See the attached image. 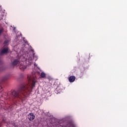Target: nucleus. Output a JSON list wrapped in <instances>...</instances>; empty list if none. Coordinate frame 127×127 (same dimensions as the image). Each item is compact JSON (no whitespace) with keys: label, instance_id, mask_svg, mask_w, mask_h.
Here are the masks:
<instances>
[{"label":"nucleus","instance_id":"1","mask_svg":"<svg viewBox=\"0 0 127 127\" xmlns=\"http://www.w3.org/2000/svg\"><path fill=\"white\" fill-rule=\"evenodd\" d=\"M36 83L35 80H28L26 83L22 84L17 91L15 90L11 91L10 97L12 99L19 98L23 102L32 92V89L35 87Z\"/></svg>","mask_w":127,"mask_h":127},{"label":"nucleus","instance_id":"2","mask_svg":"<svg viewBox=\"0 0 127 127\" xmlns=\"http://www.w3.org/2000/svg\"><path fill=\"white\" fill-rule=\"evenodd\" d=\"M19 63H20V62H19V59H15L13 62H12L11 65L13 67H14V66L18 65Z\"/></svg>","mask_w":127,"mask_h":127},{"label":"nucleus","instance_id":"3","mask_svg":"<svg viewBox=\"0 0 127 127\" xmlns=\"http://www.w3.org/2000/svg\"><path fill=\"white\" fill-rule=\"evenodd\" d=\"M8 52V48L6 47V48H4L0 52V55H2V54H6Z\"/></svg>","mask_w":127,"mask_h":127},{"label":"nucleus","instance_id":"4","mask_svg":"<svg viewBox=\"0 0 127 127\" xmlns=\"http://www.w3.org/2000/svg\"><path fill=\"white\" fill-rule=\"evenodd\" d=\"M28 80H35L36 79V75L35 74H28L27 75Z\"/></svg>","mask_w":127,"mask_h":127},{"label":"nucleus","instance_id":"5","mask_svg":"<svg viewBox=\"0 0 127 127\" xmlns=\"http://www.w3.org/2000/svg\"><path fill=\"white\" fill-rule=\"evenodd\" d=\"M28 118L29 120V121H33V120L35 119V116L33 115V113H30L28 115Z\"/></svg>","mask_w":127,"mask_h":127},{"label":"nucleus","instance_id":"6","mask_svg":"<svg viewBox=\"0 0 127 127\" xmlns=\"http://www.w3.org/2000/svg\"><path fill=\"white\" fill-rule=\"evenodd\" d=\"M19 68H20V70H21L22 71H24L25 69H26V65H24L23 63H21L20 64Z\"/></svg>","mask_w":127,"mask_h":127},{"label":"nucleus","instance_id":"7","mask_svg":"<svg viewBox=\"0 0 127 127\" xmlns=\"http://www.w3.org/2000/svg\"><path fill=\"white\" fill-rule=\"evenodd\" d=\"M8 42H9V40H5L4 42V46H7V45H8Z\"/></svg>","mask_w":127,"mask_h":127},{"label":"nucleus","instance_id":"8","mask_svg":"<svg viewBox=\"0 0 127 127\" xmlns=\"http://www.w3.org/2000/svg\"><path fill=\"white\" fill-rule=\"evenodd\" d=\"M41 78H45L46 77V74L44 72H41Z\"/></svg>","mask_w":127,"mask_h":127},{"label":"nucleus","instance_id":"9","mask_svg":"<svg viewBox=\"0 0 127 127\" xmlns=\"http://www.w3.org/2000/svg\"><path fill=\"white\" fill-rule=\"evenodd\" d=\"M75 79H76V77H75L74 76H70L68 78V80H75Z\"/></svg>","mask_w":127,"mask_h":127},{"label":"nucleus","instance_id":"10","mask_svg":"<svg viewBox=\"0 0 127 127\" xmlns=\"http://www.w3.org/2000/svg\"><path fill=\"white\" fill-rule=\"evenodd\" d=\"M61 88V85H59L57 87V90H58V91H59V90H60V91H62V88Z\"/></svg>","mask_w":127,"mask_h":127},{"label":"nucleus","instance_id":"11","mask_svg":"<svg viewBox=\"0 0 127 127\" xmlns=\"http://www.w3.org/2000/svg\"><path fill=\"white\" fill-rule=\"evenodd\" d=\"M2 31H3V29H0V35L1 34Z\"/></svg>","mask_w":127,"mask_h":127},{"label":"nucleus","instance_id":"12","mask_svg":"<svg viewBox=\"0 0 127 127\" xmlns=\"http://www.w3.org/2000/svg\"><path fill=\"white\" fill-rule=\"evenodd\" d=\"M70 83H73V82H74V81H75V80H69Z\"/></svg>","mask_w":127,"mask_h":127},{"label":"nucleus","instance_id":"13","mask_svg":"<svg viewBox=\"0 0 127 127\" xmlns=\"http://www.w3.org/2000/svg\"><path fill=\"white\" fill-rule=\"evenodd\" d=\"M52 77H49V80H52Z\"/></svg>","mask_w":127,"mask_h":127},{"label":"nucleus","instance_id":"14","mask_svg":"<svg viewBox=\"0 0 127 127\" xmlns=\"http://www.w3.org/2000/svg\"><path fill=\"white\" fill-rule=\"evenodd\" d=\"M33 58H34L35 57V56L34 55V54H33Z\"/></svg>","mask_w":127,"mask_h":127},{"label":"nucleus","instance_id":"15","mask_svg":"<svg viewBox=\"0 0 127 127\" xmlns=\"http://www.w3.org/2000/svg\"><path fill=\"white\" fill-rule=\"evenodd\" d=\"M4 80H1V82H3Z\"/></svg>","mask_w":127,"mask_h":127},{"label":"nucleus","instance_id":"16","mask_svg":"<svg viewBox=\"0 0 127 127\" xmlns=\"http://www.w3.org/2000/svg\"><path fill=\"white\" fill-rule=\"evenodd\" d=\"M71 126L73 127V125H71Z\"/></svg>","mask_w":127,"mask_h":127}]
</instances>
